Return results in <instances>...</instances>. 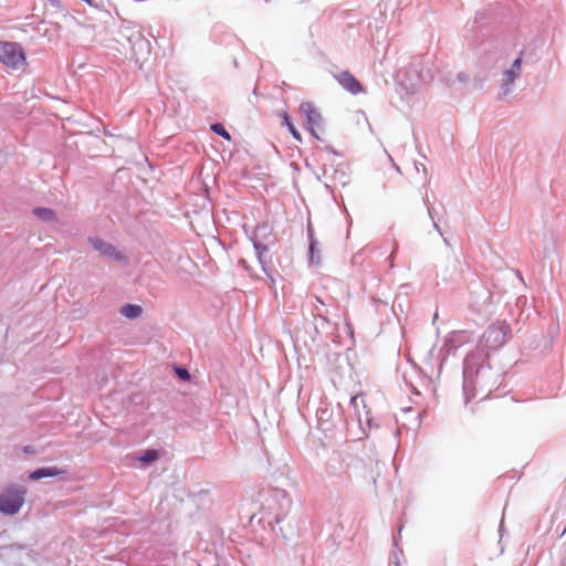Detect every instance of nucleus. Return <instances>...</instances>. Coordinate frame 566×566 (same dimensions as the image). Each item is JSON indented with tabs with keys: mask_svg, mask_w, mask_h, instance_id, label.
I'll return each mask as SVG.
<instances>
[{
	"mask_svg": "<svg viewBox=\"0 0 566 566\" xmlns=\"http://www.w3.org/2000/svg\"><path fill=\"white\" fill-rule=\"evenodd\" d=\"M276 504L273 527H277L279 533L285 539L297 537L300 535L298 523L295 516L291 515L292 499L284 494Z\"/></svg>",
	"mask_w": 566,
	"mask_h": 566,
	"instance_id": "obj_1",
	"label": "nucleus"
},
{
	"mask_svg": "<svg viewBox=\"0 0 566 566\" xmlns=\"http://www.w3.org/2000/svg\"><path fill=\"white\" fill-rule=\"evenodd\" d=\"M24 488L10 486L0 493V512L6 515H13L20 511L24 503Z\"/></svg>",
	"mask_w": 566,
	"mask_h": 566,
	"instance_id": "obj_2",
	"label": "nucleus"
},
{
	"mask_svg": "<svg viewBox=\"0 0 566 566\" xmlns=\"http://www.w3.org/2000/svg\"><path fill=\"white\" fill-rule=\"evenodd\" d=\"M0 61L6 66L17 70L25 64V54L18 43L0 42Z\"/></svg>",
	"mask_w": 566,
	"mask_h": 566,
	"instance_id": "obj_3",
	"label": "nucleus"
},
{
	"mask_svg": "<svg viewBox=\"0 0 566 566\" xmlns=\"http://www.w3.org/2000/svg\"><path fill=\"white\" fill-rule=\"evenodd\" d=\"M510 334V326L505 322L491 325L482 335L484 345L490 349H496L505 344Z\"/></svg>",
	"mask_w": 566,
	"mask_h": 566,
	"instance_id": "obj_4",
	"label": "nucleus"
},
{
	"mask_svg": "<svg viewBox=\"0 0 566 566\" xmlns=\"http://www.w3.org/2000/svg\"><path fill=\"white\" fill-rule=\"evenodd\" d=\"M300 113L306 118V127L310 133L316 138L319 139V136L316 133V129L323 128V116L316 106L312 102H302L300 104Z\"/></svg>",
	"mask_w": 566,
	"mask_h": 566,
	"instance_id": "obj_5",
	"label": "nucleus"
},
{
	"mask_svg": "<svg viewBox=\"0 0 566 566\" xmlns=\"http://www.w3.org/2000/svg\"><path fill=\"white\" fill-rule=\"evenodd\" d=\"M335 80L344 90L348 91L353 95L364 92L361 83L349 71H343L336 74Z\"/></svg>",
	"mask_w": 566,
	"mask_h": 566,
	"instance_id": "obj_6",
	"label": "nucleus"
},
{
	"mask_svg": "<svg viewBox=\"0 0 566 566\" xmlns=\"http://www.w3.org/2000/svg\"><path fill=\"white\" fill-rule=\"evenodd\" d=\"M88 240L92 247L101 254L114 259L116 261H123L125 259L122 252L117 251L113 244L104 241L103 239L94 237L90 238Z\"/></svg>",
	"mask_w": 566,
	"mask_h": 566,
	"instance_id": "obj_7",
	"label": "nucleus"
},
{
	"mask_svg": "<svg viewBox=\"0 0 566 566\" xmlns=\"http://www.w3.org/2000/svg\"><path fill=\"white\" fill-rule=\"evenodd\" d=\"M65 473L63 470L56 467L41 468L30 473L31 480H40L43 478H53Z\"/></svg>",
	"mask_w": 566,
	"mask_h": 566,
	"instance_id": "obj_8",
	"label": "nucleus"
},
{
	"mask_svg": "<svg viewBox=\"0 0 566 566\" xmlns=\"http://www.w3.org/2000/svg\"><path fill=\"white\" fill-rule=\"evenodd\" d=\"M350 405L355 409L356 415L359 418V420L361 419L363 413L365 416L369 415V410L367 408L365 397L363 395L357 394V395L353 396L350 399Z\"/></svg>",
	"mask_w": 566,
	"mask_h": 566,
	"instance_id": "obj_9",
	"label": "nucleus"
},
{
	"mask_svg": "<svg viewBox=\"0 0 566 566\" xmlns=\"http://www.w3.org/2000/svg\"><path fill=\"white\" fill-rule=\"evenodd\" d=\"M522 67V57L518 56L512 64L511 69L505 72L506 83L513 84L515 78L520 75Z\"/></svg>",
	"mask_w": 566,
	"mask_h": 566,
	"instance_id": "obj_10",
	"label": "nucleus"
},
{
	"mask_svg": "<svg viewBox=\"0 0 566 566\" xmlns=\"http://www.w3.org/2000/svg\"><path fill=\"white\" fill-rule=\"evenodd\" d=\"M142 307L134 304H126L120 308V314L127 318H136L142 314Z\"/></svg>",
	"mask_w": 566,
	"mask_h": 566,
	"instance_id": "obj_11",
	"label": "nucleus"
},
{
	"mask_svg": "<svg viewBox=\"0 0 566 566\" xmlns=\"http://www.w3.org/2000/svg\"><path fill=\"white\" fill-rule=\"evenodd\" d=\"M33 213L39 218V219H42V220H45V221H53L55 220V213L53 210L51 209H48V208H35L33 210Z\"/></svg>",
	"mask_w": 566,
	"mask_h": 566,
	"instance_id": "obj_12",
	"label": "nucleus"
},
{
	"mask_svg": "<svg viewBox=\"0 0 566 566\" xmlns=\"http://www.w3.org/2000/svg\"><path fill=\"white\" fill-rule=\"evenodd\" d=\"M449 342L454 345H461L468 342L467 333L464 331H454L449 335Z\"/></svg>",
	"mask_w": 566,
	"mask_h": 566,
	"instance_id": "obj_13",
	"label": "nucleus"
},
{
	"mask_svg": "<svg viewBox=\"0 0 566 566\" xmlns=\"http://www.w3.org/2000/svg\"><path fill=\"white\" fill-rule=\"evenodd\" d=\"M140 462L151 463L158 459V452L154 449H148L143 452V454L138 458Z\"/></svg>",
	"mask_w": 566,
	"mask_h": 566,
	"instance_id": "obj_14",
	"label": "nucleus"
},
{
	"mask_svg": "<svg viewBox=\"0 0 566 566\" xmlns=\"http://www.w3.org/2000/svg\"><path fill=\"white\" fill-rule=\"evenodd\" d=\"M211 130L214 132L216 134L222 136L227 140L231 139L230 134L227 132V129L224 128V126L222 124H219V123L212 124Z\"/></svg>",
	"mask_w": 566,
	"mask_h": 566,
	"instance_id": "obj_15",
	"label": "nucleus"
},
{
	"mask_svg": "<svg viewBox=\"0 0 566 566\" xmlns=\"http://www.w3.org/2000/svg\"><path fill=\"white\" fill-rule=\"evenodd\" d=\"M280 117L282 119V122H281L282 126H285L287 129L292 128L294 126L286 112L280 114Z\"/></svg>",
	"mask_w": 566,
	"mask_h": 566,
	"instance_id": "obj_16",
	"label": "nucleus"
},
{
	"mask_svg": "<svg viewBox=\"0 0 566 566\" xmlns=\"http://www.w3.org/2000/svg\"><path fill=\"white\" fill-rule=\"evenodd\" d=\"M290 133L292 134V136L297 140V142H302V136L300 134V132L295 128V126H293L292 128H289Z\"/></svg>",
	"mask_w": 566,
	"mask_h": 566,
	"instance_id": "obj_17",
	"label": "nucleus"
},
{
	"mask_svg": "<svg viewBox=\"0 0 566 566\" xmlns=\"http://www.w3.org/2000/svg\"><path fill=\"white\" fill-rule=\"evenodd\" d=\"M316 245H317L316 242H311V244H310V253H311V258L312 259H314V255H315V252H316Z\"/></svg>",
	"mask_w": 566,
	"mask_h": 566,
	"instance_id": "obj_18",
	"label": "nucleus"
},
{
	"mask_svg": "<svg viewBox=\"0 0 566 566\" xmlns=\"http://www.w3.org/2000/svg\"><path fill=\"white\" fill-rule=\"evenodd\" d=\"M178 375L181 377V378H185V379H188L189 378V374L186 369H180L178 371Z\"/></svg>",
	"mask_w": 566,
	"mask_h": 566,
	"instance_id": "obj_19",
	"label": "nucleus"
},
{
	"mask_svg": "<svg viewBox=\"0 0 566 566\" xmlns=\"http://www.w3.org/2000/svg\"><path fill=\"white\" fill-rule=\"evenodd\" d=\"M468 78H469L468 74H464V73L458 74V80L461 82H465V81H468Z\"/></svg>",
	"mask_w": 566,
	"mask_h": 566,
	"instance_id": "obj_20",
	"label": "nucleus"
},
{
	"mask_svg": "<svg viewBox=\"0 0 566 566\" xmlns=\"http://www.w3.org/2000/svg\"><path fill=\"white\" fill-rule=\"evenodd\" d=\"M254 247H255L256 250H260V248H261V245L258 244V243H255Z\"/></svg>",
	"mask_w": 566,
	"mask_h": 566,
	"instance_id": "obj_21",
	"label": "nucleus"
}]
</instances>
